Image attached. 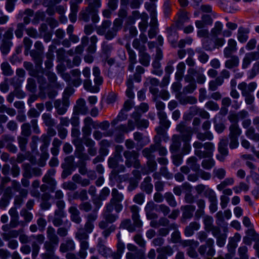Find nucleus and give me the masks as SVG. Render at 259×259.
<instances>
[{"instance_id": "1", "label": "nucleus", "mask_w": 259, "mask_h": 259, "mask_svg": "<svg viewBox=\"0 0 259 259\" xmlns=\"http://www.w3.org/2000/svg\"><path fill=\"white\" fill-rule=\"evenodd\" d=\"M122 24V19L116 18L113 22L112 26L111 27V21L105 20L96 28L97 33L100 35H104L106 40H112L117 36L118 31L121 29Z\"/></svg>"}, {"instance_id": "2", "label": "nucleus", "mask_w": 259, "mask_h": 259, "mask_svg": "<svg viewBox=\"0 0 259 259\" xmlns=\"http://www.w3.org/2000/svg\"><path fill=\"white\" fill-rule=\"evenodd\" d=\"M194 154L200 159L212 157L214 151V145L211 142L204 144L199 141H195L193 144Z\"/></svg>"}, {"instance_id": "3", "label": "nucleus", "mask_w": 259, "mask_h": 259, "mask_svg": "<svg viewBox=\"0 0 259 259\" xmlns=\"http://www.w3.org/2000/svg\"><path fill=\"white\" fill-rule=\"evenodd\" d=\"M101 72L99 67L95 66L93 68V74L94 76V85L92 84L91 80L85 79L84 80L83 84L84 89L91 93H97L100 90L99 87L103 83V77L100 75Z\"/></svg>"}, {"instance_id": "4", "label": "nucleus", "mask_w": 259, "mask_h": 259, "mask_svg": "<svg viewBox=\"0 0 259 259\" xmlns=\"http://www.w3.org/2000/svg\"><path fill=\"white\" fill-rule=\"evenodd\" d=\"M62 78L69 85L77 87L82 83L81 72L78 69L71 70L68 74H62Z\"/></svg>"}, {"instance_id": "5", "label": "nucleus", "mask_w": 259, "mask_h": 259, "mask_svg": "<svg viewBox=\"0 0 259 259\" xmlns=\"http://www.w3.org/2000/svg\"><path fill=\"white\" fill-rule=\"evenodd\" d=\"M111 195L112 198L107 204H110L112 206L114 207L116 212L118 213L123 208V206L120 202L123 199V195L119 193L116 188H113L112 190Z\"/></svg>"}, {"instance_id": "6", "label": "nucleus", "mask_w": 259, "mask_h": 259, "mask_svg": "<svg viewBox=\"0 0 259 259\" xmlns=\"http://www.w3.org/2000/svg\"><path fill=\"white\" fill-rule=\"evenodd\" d=\"M123 155L125 158V164L127 167L133 166L137 168L140 167V161L138 160L139 154L136 151H125L123 153Z\"/></svg>"}, {"instance_id": "7", "label": "nucleus", "mask_w": 259, "mask_h": 259, "mask_svg": "<svg viewBox=\"0 0 259 259\" xmlns=\"http://www.w3.org/2000/svg\"><path fill=\"white\" fill-rule=\"evenodd\" d=\"M176 130L181 134L182 139L184 142H189L191 139L192 130L188 126L184 121L181 122L177 125Z\"/></svg>"}, {"instance_id": "8", "label": "nucleus", "mask_w": 259, "mask_h": 259, "mask_svg": "<svg viewBox=\"0 0 259 259\" xmlns=\"http://www.w3.org/2000/svg\"><path fill=\"white\" fill-rule=\"evenodd\" d=\"M227 139H222L218 144V151L219 154L216 156L217 159L221 162L225 161L229 153Z\"/></svg>"}, {"instance_id": "9", "label": "nucleus", "mask_w": 259, "mask_h": 259, "mask_svg": "<svg viewBox=\"0 0 259 259\" xmlns=\"http://www.w3.org/2000/svg\"><path fill=\"white\" fill-rule=\"evenodd\" d=\"M258 59L259 52L254 51L246 53L242 60V68L243 69L247 68L252 61Z\"/></svg>"}, {"instance_id": "10", "label": "nucleus", "mask_w": 259, "mask_h": 259, "mask_svg": "<svg viewBox=\"0 0 259 259\" xmlns=\"http://www.w3.org/2000/svg\"><path fill=\"white\" fill-rule=\"evenodd\" d=\"M55 172L56 170L55 169H50L42 178V182L49 185L50 188L52 192L55 190L57 184V182L53 178Z\"/></svg>"}, {"instance_id": "11", "label": "nucleus", "mask_w": 259, "mask_h": 259, "mask_svg": "<svg viewBox=\"0 0 259 259\" xmlns=\"http://www.w3.org/2000/svg\"><path fill=\"white\" fill-rule=\"evenodd\" d=\"M83 0H70L69 4L70 5V13L69 15V18L71 22L74 23L76 20L77 14L78 11L79 4L82 2Z\"/></svg>"}, {"instance_id": "12", "label": "nucleus", "mask_w": 259, "mask_h": 259, "mask_svg": "<svg viewBox=\"0 0 259 259\" xmlns=\"http://www.w3.org/2000/svg\"><path fill=\"white\" fill-rule=\"evenodd\" d=\"M105 241L101 238H99L97 245L98 252L105 257L112 255L113 252L111 249L105 245Z\"/></svg>"}, {"instance_id": "13", "label": "nucleus", "mask_w": 259, "mask_h": 259, "mask_svg": "<svg viewBox=\"0 0 259 259\" xmlns=\"http://www.w3.org/2000/svg\"><path fill=\"white\" fill-rule=\"evenodd\" d=\"M114 208V207L112 206L110 204H106L105 209L103 213V219L108 221L110 223L114 222L118 218L117 214L112 213Z\"/></svg>"}, {"instance_id": "14", "label": "nucleus", "mask_w": 259, "mask_h": 259, "mask_svg": "<svg viewBox=\"0 0 259 259\" xmlns=\"http://www.w3.org/2000/svg\"><path fill=\"white\" fill-rule=\"evenodd\" d=\"M44 73H45L44 70L40 68V69L36 72V75L33 76V77L36 78L39 84V89L40 90V92L42 93H44L46 89L48 87L47 80L44 76Z\"/></svg>"}, {"instance_id": "15", "label": "nucleus", "mask_w": 259, "mask_h": 259, "mask_svg": "<svg viewBox=\"0 0 259 259\" xmlns=\"http://www.w3.org/2000/svg\"><path fill=\"white\" fill-rule=\"evenodd\" d=\"M257 83L253 81L247 84L246 82L242 81L239 83L238 85V89L241 91V92H247L251 94L257 88Z\"/></svg>"}, {"instance_id": "16", "label": "nucleus", "mask_w": 259, "mask_h": 259, "mask_svg": "<svg viewBox=\"0 0 259 259\" xmlns=\"http://www.w3.org/2000/svg\"><path fill=\"white\" fill-rule=\"evenodd\" d=\"M69 104V101L67 99L63 100L62 102L58 100L55 101L54 107L59 115H63L66 112Z\"/></svg>"}, {"instance_id": "17", "label": "nucleus", "mask_w": 259, "mask_h": 259, "mask_svg": "<svg viewBox=\"0 0 259 259\" xmlns=\"http://www.w3.org/2000/svg\"><path fill=\"white\" fill-rule=\"evenodd\" d=\"M213 20L211 17L209 15H203L201 19L196 20L195 22L197 28L201 29L205 27L206 26L211 25Z\"/></svg>"}, {"instance_id": "18", "label": "nucleus", "mask_w": 259, "mask_h": 259, "mask_svg": "<svg viewBox=\"0 0 259 259\" xmlns=\"http://www.w3.org/2000/svg\"><path fill=\"white\" fill-rule=\"evenodd\" d=\"M88 109L85 105V101L83 99H79L76 102V105L74 107L73 112L76 114L85 115L88 113Z\"/></svg>"}, {"instance_id": "19", "label": "nucleus", "mask_w": 259, "mask_h": 259, "mask_svg": "<svg viewBox=\"0 0 259 259\" xmlns=\"http://www.w3.org/2000/svg\"><path fill=\"white\" fill-rule=\"evenodd\" d=\"M131 117L135 120L138 128H147L149 126V121L146 119H141V115L138 112L133 113Z\"/></svg>"}, {"instance_id": "20", "label": "nucleus", "mask_w": 259, "mask_h": 259, "mask_svg": "<svg viewBox=\"0 0 259 259\" xmlns=\"http://www.w3.org/2000/svg\"><path fill=\"white\" fill-rule=\"evenodd\" d=\"M29 54L36 67H40L42 63L44 54L34 50H31Z\"/></svg>"}, {"instance_id": "21", "label": "nucleus", "mask_w": 259, "mask_h": 259, "mask_svg": "<svg viewBox=\"0 0 259 259\" xmlns=\"http://www.w3.org/2000/svg\"><path fill=\"white\" fill-rule=\"evenodd\" d=\"M11 196V189L10 187L6 188L4 194L0 200V207L2 209L5 208L9 205Z\"/></svg>"}, {"instance_id": "22", "label": "nucleus", "mask_w": 259, "mask_h": 259, "mask_svg": "<svg viewBox=\"0 0 259 259\" xmlns=\"http://www.w3.org/2000/svg\"><path fill=\"white\" fill-rule=\"evenodd\" d=\"M249 33V29L248 28L242 26L239 27L237 34V39L241 43L245 42L248 38V34Z\"/></svg>"}, {"instance_id": "23", "label": "nucleus", "mask_w": 259, "mask_h": 259, "mask_svg": "<svg viewBox=\"0 0 259 259\" xmlns=\"http://www.w3.org/2000/svg\"><path fill=\"white\" fill-rule=\"evenodd\" d=\"M68 211L70 213V219L72 222L76 224H79L81 222L80 212L76 206H70L69 208Z\"/></svg>"}, {"instance_id": "24", "label": "nucleus", "mask_w": 259, "mask_h": 259, "mask_svg": "<svg viewBox=\"0 0 259 259\" xmlns=\"http://www.w3.org/2000/svg\"><path fill=\"white\" fill-rule=\"evenodd\" d=\"M66 217V213L64 211L55 210L54 212V218L52 223L54 226L59 227L63 224L62 218Z\"/></svg>"}, {"instance_id": "25", "label": "nucleus", "mask_w": 259, "mask_h": 259, "mask_svg": "<svg viewBox=\"0 0 259 259\" xmlns=\"http://www.w3.org/2000/svg\"><path fill=\"white\" fill-rule=\"evenodd\" d=\"M28 195V191L26 189H22L19 195H16L14 199V205L16 207L19 208L23 204L24 199L26 198Z\"/></svg>"}, {"instance_id": "26", "label": "nucleus", "mask_w": 259, "mask_h": 259, "mask_svg": "<svg viewBox=\"0 0 259 259\" xmlns=\"http://www.w3.org/2000/svg\"><path fill=\"white\" fill-rule=\"evenodd\" d=\"M200 224L196 222H192L186 227L184 234L186 236L190 237L194 234V231L199 230Z\"/></svg>"}, {"instance_id": "27", "label": "nucleus", "mask_w": 259, "mask_h": 259, "mask_svg": "<svg viewBox=\"0 0 259 259\" xmlns=\"http://www.w3.org/2000/svg\"><path fill=\"white\" fill-rule=\"evenodd\" d=\"M95 11L93 10L88 7H86L85 8L82 9L79 12L78 16L79 20L85 22H89L90 20V16L91 15L92 12Z\"/></svg>"}, {"instance_id": "28", "label": "nucleus", "mask_w": 259, "mask_h": 259, "mask_svg": "<svg viewBox=\"0 0 259 259\" xmlns=\"http://www.w3.org/2000/svg\"><path fill=\"white\" fill-rule=\"evenodd\" d=\"M151 182V178L147 177L141 184V189L148 194H151L153 190V185Z\"/></svg>"}, {"instance_id": "29", "label": "nucleus", "mask_w": 259, "mask_h": 259, "mask_svg": "<svg viewBox=\"0 0 259 259\" xmlns=\"http://www.w3.org/2000/svg\"><path fill=\"white\" fill-rule=\"evenodd\" d=\"M75 249L74 241L70 239H67L65 242L61 244L60 251L62 252H66L68 251H72Z\"/></svg>"}, {"instance_id": "30", "label": "nucleus", "mask_w": 259, "mask_h": 259, "mask_svg": "<svg viewBox=\"0 0 259 259\" xmlns=\"http://www.w3.org/2000/svg\"><path fill=\"white\" fill-rule=\"evenodd\" d=\"M47 237L49 241H51L56 244H58L59 238L56 234L55 229L52 226H49L47 230Z\"/></svg>"}, {"instance_id": "31", "label": "nucleus", "mask_w": 259, "mask_h": 259, "mask_svg": "<svg viewBox=\"0 0 259 259\" xmlns=\"http://www.w3.org/2000/svg\"><path fill=\"white\" fill-rule=\"evenodd\" d=\"M183 211V217L184 219H188L193 217V212L195 210V206L191 205H187L181 207Z\"/></svg>"}, {"instance_id": "32", "label": "nucleus", "mask_w": 259, "mask_h": 259, "mask_svg": "<svg viewBox=\"0 0 259 259\" xmlns=\"http://www.w3.org/2000/svg\"><path fill=\"white\" fill-rule=\"evenodd\" d=\"M157 116L159 120V124L165 128H168L170 122L167 119V115L164 111H159L157 113Z\"/></svg>"}, {"instance_id": "33", "label": "nucleus", "mask_w": 259, "mask_h": 259, "mask_svg": "<svg viewBox=\"0 0 259 259\" xmlns=\"http://www.w3.org/2000/svg\"><path fill=\"white\" fill-rule=\"evenodd\" d=\"M230 58L225 62V66L228 69H232L237 67L239 64V58L236 55H233L230 57Z\"/></svg>"}, {"instance_id": "34", "label": "nucleus", "mask_w": 259, "mask_h": 259, "mask_svg": "<svg viewBox=\"0 0 259 259\" xmlns=\"http://www.w3.org/2000/svg\"><path fill=\"white\" fill-rule=\"evenodd\" d=\"M45 124L48 127L54 126L56 122L55 119L53 118L50 113H44L41 116Z\"/></svg>"}, {"instance_id": "35", "label": "nucleus", "mask_w": 259, "mask_h": 259, "mask_svg": "<svg viewBox=\"0 0 259 259\" xmlns=\"http://www.w3.org/2000/svg\"><path fill=\"white\" fill-rule=\"evenodd\" d=\"M80 243V249L78 255L80 258L84 259L87 256V250L89 247V243L88 240L81 241Z\"/></svg>"}, {"instance_id": "36", "label": "nucleus", "mask_w": 259, "mask_h": 259, "mask_svg": "<svg viewBox=\"0 0 259 259\" xmlns=\"http://www.w3.org/2000/svg\"><path fill=\"white\" fill-rule=\"evenodd\" d=\"M197 161L198 159L196 157L191 156L187 159L186 163L193 171L197 172L200 168V165Z\"/></svg>"}, {"instance_id": "37", "label": "nucleus", "mask_w": 259, "mask_h": 259, "mask_svg": "<svg viewBox=\"0 0 259 259\" xmlns=\"http://www.w3.org/2000/svg\"><path fill=\"white\" fill-rule=\"evenodd\" d=\"M150 60V55L146 53L145 51L139 52V61L142 65L146 67L149 66Z\"/></svg>"}, {"instance_id": "38", "label": "nucleus", "mask_w": 259, "mask_h": 259, "mask_svg": "<svg viewBox=\"0 0 259 259\" xmlns=\"http://www.w3.org/2000/svg\"><path fill=\"white\" fill-rule=\"evenodd\" d=\"M245 135L250 140L254 142L259 140V133L255 132V130L253 126H250L245 131Z\"/></svg>"}, {"instance_id": "39", "label": "nucleus", "mask_w": 259, "mask_h": 259, "mask_svg": "<svg viewBox=\"0 0 259 259\" xmlns=\"http://www.w3.org/2000/svg\"><path fill=\"white\" fill-rule=\"evenodd\" d=\"M186 66L183 62L179 63L177 66V71L175 73V78L177 81H181L183 77Z\"/></svg>"}, {"instance_id": "40", "label": "nucleus", "mask_w": 259, "mask_h": 259, "mask_svg": "<svg viewBox=\"0 0 259 259\" xmlns=\"http://www.w3.org/2000/svg\"><path fill=\"white\" fill-rule=\"evenodd\" d=\"M229 137H238L242 133L241 129L238 124H231L229 128Z\"/></svg>"}, {"instance_id": "41", "label": "nucleus", "mask_w": 259, "mask_h": 259, "mask_svg": "<svg viewBox=\"0 0 259 259\" xmlns=\"http://www.w3.org/2000/svg\"><path fill=\"white\" fill-rule=\"evenodd\" d=\"M168 41L171 44H175L178 39V34L174 27H170L166 29Z\"/></svg>"}, {"instance_id": "42", "label": "nucleus", "mask_w": 259, "mask_h": 259, "mask_svg": "<svg viewBox=\"0 0 259 259\" xmlns=\"http://www.w3.org/2000/svg\"><path fill=\"white\" fill-rule=\"evenodd\" d=\"M133 77L129 76L126 81L127 89L126 90V95L129 98H134L135 94L133 92L134 84L133 82Z\"/></svg>"}, {"instance_id": "43", "label": "nucleus", "mask_w": 259, "mask_h": 259, "mask_svg": "<svg viewBox=\"0 0 259 259\" xmlns=\"http://www.w3.org/2000/svg\"><path fill=\"white\" fill-rule=\"evenodd\" d=\"M196 134L197 139L201 141H211L213 139V136L210 131H205L204 133L197 132Z\"/></svg>"}, {"instance_id": "44", "label": "nucleus", "mask_w": 259, "mask_h": 259, "mask_svg": "<svg viewBox=\"0 0 259 259\" xmlns=\"http://www.w3.org/2000/svg\"><path fill=\"white\" fill-rule=\"evenodd\" d=\"M102 205V203L99 202V205H96V208L92 211L88 213L87 216V221L94 223L98 218V211Z\"/></svg>"}, {"instance_id": "45", "label": "nucleus", "mask_w": 259, "mask_h": 259, "mask_svg": "<svg viewBox=\"0 0 259 259\" xmlns=\"http://www.w3.org/2000/svg\"><path fill=\"white\" fill-rule=\"evenodd\" d=\"M177 98L179 100L180 103L183 105L187 104H195L197 102V99L193 96H182Z\"/></svg>"}, {"instance_id": "46", "label": "nucleus", "mask_w": 259, "mask_h": 259, "mask_svg": "<svg viewBox=\"0 0 259 259\" xmlns=\"http://www.w3.org/2000/svg\"><path fill=\"white\" fill-rule=\"evenodd\" d=\"M73 198L74 199H79L82 201H87L89 199L88 193L85 189H82L80 191H76L74 193Z\"/></svg>"}, {"instance_id": "47", "label": "nucleus", "mask_w": 259, "mask_h": 259, "mask_svg": "<svg viewBox=\"0 0 259 259\" xmlns=\"http://www.w3.org/2000/svg\"><path fill=\"white\" fill-rule=\"evenodd\" d=\"M223 26V24L221 22L217 21L215 22L214 27L211 30L212 36L217 37L220 35L222 32Z\"/></svg>"}, {"instance_id": "48", "label": "nucleus", "mask_w": 259, "mask_h": 259, "mask_svg": "<svg viewBox=\"0 0 259 259\" xmlns=\"http://www.w3.org/2000/svg\"><path fill=\"white\" fill-rule=\"evenodd\" d=\"M24 67L28 71V74L31 76H36V72L40 69L39 67H36L37 68H34L33 65L32 63L30 62H24L23 63Z\"/></svg>"}, {"instance_id": "49", "label": "nucleus", "mask_w": 259, "mask_h": 259, "mask_svg": "<svg viewBox=\"0 0 259 259\" xmlns=\"http://www.w3.org/2000/svg\"><path fill=\"white\" fill-rule=\"evenodd\" d=\"M259 74V61L254 63L251 69L248 72V78L252 79Z\"/></svg>"}, {"instance_id": "50", "label": "nucleus", "mask_w": 259, "mask_h": 259, "mask_svg": "<svg viewBox=\"0 0 259 259\" xmlns=\"http://www.w3.org/2000/svg\"><path fill=\"white\" fill-rule=\"evenodd\" d=\"M1 68L3 74L5 76H11L14 73L11 66L7 62H3L1 64Z\"/></svg>"}, {"instance_id": "51", "label": "nucleus", "mask_w": 259, "mask_h": 259, "mask_svg": "<svg viewBox=\"0 0 259 259\" xmlns=\"http://www.w3.org/2000/svg\"><path fill=\"white\" fill-rule=\"evenodd\" d=\"M164 198L165 199V200L170 206L172 207L177 206V201L174 195L171 192L165 193L164 195Z\"/></svg>"}, {"instance_id": "52", "label": "nucleus", "mask_w": 259, "mask_h": 259, "mask_svg": "<svg viewBox=\"0 0 259 259\" xmlns=\"http://www.w3.org/2000/svg\"><path fill=\"white\" fill-rule=\"evenodd\" d=\"M58 244H56L55 243L51 241H46L44 245V247L46 250V253H55V250Z\"/></svg>"}, {"instance_id": "53", "label": "nucleus", "mask_w": 259, "mask_h": 259, "mask_svg": "<svg viewBox=\"0 0 259 259\" xmlns=\"http://www.w3.org/2000/svg\"><path fill=\"white\" fill-rule=\"evenodd\" d=\"M46 75L48 77V80L51 83H54L56 88H62V86L57 82V76L55 73L50 71H46Z\"/></svg>"}, {"instance_id": "54", "label": "nucleus", "mask_w": 259, "mask_h": 259, "mask_svg": "<svg viewBox=\"0 0 259 259\" xmlns=\"http://www.w3.org/2000/svg\"><path fill=\"white\" fill-rule=\"evenodd\" d=\"M75 238L78 240L79 242L88 240L89 239V235L88 233L82 228H80L75 233Z\"/></svg>"}, {"instance_id": "55", "label": "nucleus", "mask_w": 259, "mask_h": 259, "mask_svg": "<svg viewBox=\"0 0 259 259\" xmlns=\"http://www.w3.org/2000/svg\"><path fill=\"white\" fill-rule=\"evenodd\" d=\"M41 140L42 142V145L40 147L41 152L48 151V148L50 145L51 139L46 134H44L41 137Z\"/></svg>"}, {"instance_id": "56", "label": "nucleus", "mask_w": 259, "mask_h": 259, "mask_svg": "<svg viewBox=\"0 0 259 259\" xmlns=\"http://www.w3.org/2000/svg\"><path fill=\"white\" fill-rule=\"evenodd\" d=\"M26 89L30 92L34 93L36 91V83L35 80L32 78H28L27 79Z\"/></svg>"}, {"instance_id": "57", "label": "nucleus", "mask_w": 259, "mask_h": 259, "mask_svg": "<svg viewBox=\"0 0 259 259\" xmlns=\"http://www.w3.org/2000/svg\"><path fill=\"white\" fill-rule=\"evenodd\" d=\"M120 228L127 229L130 232H133L135 231V228L132 224L130 219L123 220L120 225Z\"/></svg>"}, {"instance_id": "58", "label": "nucleus", "mask_w": 259, "mask_h": 259, "mask_svg": "<svg viewBox=\"0 0 259 259\" xmlns=\"http://www.w3.org/2000/svg\"><path fill=\"white\" fill-rule=\"evenodd\" d=\"M101 148L99 150L100 154L102 156H106L108 153L107 148L110 146V143L106 140H103L100 143Z\"/></svg>"}, {"instance_id": "59", "label": "nucleus", "mask_w": 259, "mask_h": 259, "mask_svg": "<svg viewBox=\"0 0 259 259\" xmlns=\"http://www.w3.org/2000/svg\"><path fill=\"white\" fill-rule=\"evenodd\" d=\"M110 194V190L107 187H104L100 192L99 196V200L95 201L94 204L96 205H99V202H101V201L104 200L109 196Z\"/></svg>"}, {"instance_id": "60", "label": "nucleus", "mask_w": 259, "mask_h": 259, "mask_svg": "<svg viewBox=\"0 0 259 259\" xmlns=\"http://www.w3.org/2000/svg\"><path fill=\"white\" fill-rule=\"evenodd\" d=\"M181 146V142L180 141L178 136L174 135L172 137V143L170 146V150L171 152H176L178 150Z\"/></svg>"}, {"instance_id": "61", "label": "nucleus", "mask_w": 259, "mask_h": 259, "mask_svg": "<svg viewBox=\"0 0 259 259\" xmlns=\"http://www.w3.org/2000/svg\"><path fill=\"white\" fill-rule=\"evenodd\" d=\"M124 112L125 111L122 109L120 111L117 117L112 121L111 124L112 126L117 124L119 121H122L127 119V114Z\"/></svg>"}, {"instance_id": "62", "label": "nucleus", "mask_w": 259, "mask_h": 259, "mask_svg": "<svg viewBox=\"0 0 259 259\" xmlns=\"http://www.w3.org/2000/svg\"><path fill=\"white\" fill-rule=\"evenodd\" d=\"M89 8L94 11L98 10L101 6V0H85Z\"/></svg>"}, {"instance_id": "63", "label": "nucleus", "mask_w": 259, "mask_h": 259, "mask_svg": "<svg viewBox=\"0 0 259 259\" xmlns=\"http://www.w3.org/2000/svg\"><path fill=\"white\" fill-rule=\"evenodd\" d=\"M249 186L244 182H240L238 186L233 187V189L236 194H239L241 191L247 192L249 190Z\"/></svg>"}, {"instance_id": "64", "label": "nucleus", "mask_w": 259, "mask_h": 259, "mask_svg": "<svg viewBox=\"0 0 259 259\" xmlns=\"http://www.w3.org/2000/svg\"><path fill=\"white\" fill-rule=\"evenodd\" d=\"M248 248L246 246H242L238 248V253L241 259H249L247 254Z\"/></svg>"}]
</instances>
